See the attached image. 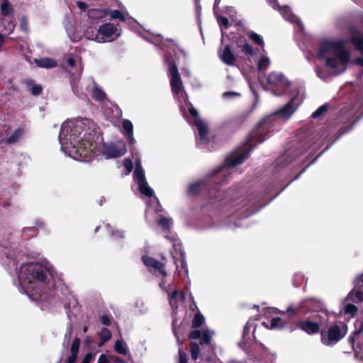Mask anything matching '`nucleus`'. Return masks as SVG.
<instances>
[{"label": "nucleus", "instance_id": "1", "mask_svg": "<svg viewBox=\"0 0 363 363\" xmlns=\"http://www.w3.org/2000/svg\"><path fill=\"white\" fill-rule=\"evenodd\" d=\"M61 150L77 161L89 162L99 152L106 159L124 155V143H103L99 128L91 120L78 117L62 123L58 136Z\"/></svg>", "mask_w": 363, "mask_h": 363}, {"label": "nucleus", "instance_id": "2", "mask_svg": "<svg viewBox=\"0 0 363 363\" xmlns=\"http://www.w3.org/2000/svg\"><path fill=\"white\" fill-rule=\"evenodd\" d=\"M303 100V93L301 90H298L296 96H293L284 106L265 117L253 129L242 150L230 155L225 159L223 165L213 170L211 175L221 174L223 176H225L226 174H230V169L242 164L248 157L250 151L257 144L261 143L270 136V129L274 126L276 121L279 118L285 120L289 118Z\"/></svg>", "mask_w": 363, "mask_h": 363}, {"label": "nucleus", "instance_id": "3", "mask_svg": "<svg viewBox=\"0 0 363 363\" xmlns=\"http://www.w3.org/2000/svg\"><path fill=\"white\" fill-rule=\"evenodd\" d=\"M17 277L19 291L35 301H46L57 281H61V274L46 259L23 264L17 271Z\"/></svg>", "mask_w": 363, "mask_h": 363}, {"label": "nucleus", "instance_id": "4", "mask_svg": "<svg viewBox=\"0 0 363 363\" xmlns=\"http://www.w3.org/2000/svg\"><path fill=\"white\" fill-rule=\"evenodd\" d=\"M273 196L270 200L263 204L255 206V201L243 196L242 190L229 189L227 191L213 188L209 191V201L213 208L225 216H232L238 213V216L247 218L264 207L274 199L284 189Z\"/></svg>", "mask_w": 363, "mask_h": 363}, {"label": "nucleus", "instance_id": "5", "mask_svg": "<svg viewBox=\"0 0 363 363\" xmlns=\"http://www.w3.org/2000/svg\"><path fill=\"white\" fill-rule=\"evenodd\" d=\"M320 61H325L326 67L317 66L315 73L323 81L331 77L327 68L332 69L334 75L344 73L351 62V53L346 48V42L342 40H326L321 43L317 53Z\"/></svg>", "mask_w": 363, "mask_h": 363}, {"label": "nucleus", "instance_id": "6", "mask_svg": "<svg viewBox=\"0 0 363 363\" xmlns=\"http://www.w3.org/2000/svg\"><path fill=\"white\" fill-rule=\"evenodd\" d=\"M349 38L355 50L361 55L360 57L355 59V64L363 66V35L357 28L351 27L349 29ZM341 115H345L348 118L356 116L352 121V125L343 130L342 134H345L363 117V97L359 96L353 106L349 110L342 111Z\"/></svg>", "mask_w": 363, "mask_h": 363}, {"label": "nucleus", "instance_id": "7", "mask_svg": "<svg viewBox=\"0 0 363 363\" xmlns=\"http://www.w3.org/2000/svg\"><path fill=\"white\" fill-rule=\"evenodd\" d=\"M122 127L124 130V135L127 141L130 145L132 146L130 148L132 155H133V154L135 152L136 155H138L136 149L133 147L134 144L135 143V140L133 136V125L132 122L128 119H123L122 121ZM133 177L135 182L138 184L139 191L142 194L147 197H152L154 196V191L148 185V183L146 181L145 172L142 167V162L138 156L136 157Z\"/></svg>", "mask_w": 363, "mask_h": 363}, {"label": "nucleus", "instance_id": "8", "mask_svg": "<svg viewBox=\"0 0 363 363\" xmlns=\"http://www.w3.org/2000/svg\"><path fill=\"white\" fill-rule=\"evenodd\" d=\"M347 333V326L343 322H336L327 331H321V342L325 346H334Z\"/></svg>", "mask_w": 363, "mask_h": 363}, {"label": "nucleus", "instance_id": "9", "mask_svg": "<svg viewBox=\"0 0 363 363\" xmlns=\"http://www.w3.org/2000/svg\"><path fill=\"white\" fill-rule=\"evenodd\" d=\"M267 86L274 95L286 94L290 86V82L279 72H272L267 77Z\"/></svg>", "mask_w": 363, "mask_h": 363}, {"label": "nucleus", "instance_id": "10", "mask_svg": "<svg viewBox=\"0 0 363 363\" xmlns=\"http://www.w3.org/2000/svg\"><path fill=\"white\" fill-rule=\"evenodd\" d=\"M165 60L168 63V77L170 80L172 92L174 96H177L184 90L182 78L177 65L170 59L168 55H165Z\"/></svg>", "mask_w": 363, "mask_h": 363}, {"label": "nucleus", "instance_id": "11", "mask_svg": "<svg viewBox=\"0 0 363 363\" xmlns=\"http://www.w3.org/2000/svg\"><path fill=\"white\" fill-rule=\"evenodd\" d=\"M82 58L78 55H69L65 61V68L69 71L71 72V70L74 68H76L77 73L73 74V78L71 79L70 83L72 86V91L74 92L75 94L77 96L81 95V90L78 89V86L77 85V80L80 77L82 72Z\"/></svg>", "mask_w": 363, "mask_h": 363}, {"label": "nucleus", "instance_id": "12", "mask_svg": "<svg viewBox=\"0 0 363 363\" xmlns=\"http://www.w3.org/2000/svg\"><path fill=\"white\" fill-rule=\"evenodd\" d=\"M173 250L171 255L177 269L179 267L183 269L186 274H188L187 263L185 260L184 252L182 250L181 243L176 239H172Z\"/></svg>", "mask_w": 363, "mask_h": 363}, {"label": "nucleus", "instance_id": "13", "mask_svg": "<svg viewBox=\"0 0 363 363\" xmlns=\"http://www.w3.org/2000/svg\"><path fill=\"white\" fill-rule=\"evenodd\" d=\"M101 43L111 42L121 35L120 30L112 23H106L99 28Z\"/></svg>", "mask_w": 363, "mask_h": 363}, {"label": "nucleus", "instance_id": "14", "mask_svg": "<svg viewBox=\"0 0 363 363\" xmlns=\"http://www.w3.org/2000/svg\"><path fill=\"white\" fill-rule=\"evenodd\" d=\"M267 1L274 9H277L280 12L285 20L291 22V23L296 24L301 30L303 28V26L301 20L291 12V9L288 6L280 7L278 5L277 0Z\"/></svg>", "mask_w": 363, "mask_h": 363}, {"label": "nucleus", "instance_id": "15", "mask_svg": "<svg viewBox=\"0 0 363 363\" xmlns=\"http://www.w3.org/2000/svg\"><path fill=\"white\" fill-rule=\"evenodd\" d=\"M326 317V314H324V317H319V320L306 319L303 321L299 322L298 327L308 335L318 333L319 332L320 325H322L323 322L325 320V318Z\"/></svg>", "mask_w": 363, "mask_h": 363}, {"label": "nucleus", "instance_id": "16", "mask_svg": "<svg viewBox=\"0 0 363 363\" xmlns=\"http://www.w3.org/2000/svg\"><path fill=\"white\" fill-rule=\"evenodd\" d=\"M197 128L199 136L196 138V144L203 148V145L208 141V130L207 125L201 119H196V122H191Z\"/></svg>", "mask_w": 363, "mask_h": 363}, {"label": "nucleus", "instance_id": "17", "mask_svg": "<svg viewBox=\"0 0 363 363\" xmlns=\"http://www.w3.org/2000/svg\"><path fill=\"white\" fill-rule=\"evenodd\" d=\"M301 153L298 151L297 153H294V150L289 149L284 153L281 155L274 162L275 168L280 169L289 163H291L298 155Z\"/></svg>", "mask_w": 363, "mask_h": 363}, {"label": "nucleus", "instance_id": "18", "mask_svg": "<svg viewBox=\"0 0 363 363\" xmlns=\"http://www.w3.org/2000/svg\"><path fill=\"white\" fill-rule=\"evenodd\" d=\"M142 260L144 264L150 269H157L163 277L167 276V272L164 269V265L158 260L146 255L143 256Z\"/></svg>", "mask_w": 363, "mask_h": 363}, {"label": "nucleus", "instance_id": "19", "mask_svg": "<svg viewBox=\"0 0 363 363\" xmlns=\"http://www.w3.org/2000/svg\"><path fill=\"white\" fill-rule=\"evenodd\" d=\"M103 12L105 15L109 16L111 20L118 19L120 21L128 23L133 20L132 18L129 17L128 13H124L119 10L104 9Z\"/></svg>", "mask_w": 363, "mask_h": 363}, {"label": "nucleus", "instance_id": "20", "mask_svg": "<svg viewBox=\"0 0 363 363\" xmlns=\"http://www.w3.org/2000/svg\"><path fill=\"white\" fill-rule=\"evenodd\" d=\"M220 60L228 65H234L235 61V57L230 47L226 45L222 52H219Z\"/></svg>", "mask_w": 363, "mask_h": 363}, {"label": "nucleus", "instance_id": "21", "mask_svg": "<svg viewBox=\"0 0 363 363\" xmlns=\"http://www.w3.org/2000/svg\"><path fill=\"white\" fill-rule=\"evenodd\" d=\"M184 294L178 290H174L171 294H169V302L174 311L178 308V302L184 301Z\"/></svg>", "mask_w": 363, "mask_h": 363}, {"label": "nucleus", "instance_id": "22", "mask_svg": "<svg viewBox=\"0 0 363 363\" xmlns=\"http://www.w3.org/2000/svg\"><path fill=\"white\" fill-rule=\"evenodd\" d=\"M206 186L207 183L206 179L198 180L189 185L187 192L189 195H196Z\"/></svg>", "mask_w": 363, "mask_h": 363}, {"label": "nucleus", "instance_id": "23", "mask_svg": "<svg viewBox=\"0 0 363 363\" xmlns=\"http://www.w3.org/2000/svg\"><path fill=\"white\" fill-rule=\"evenodd\" d=\"M354 288L348 294L347 299L354 302H363V286L357 287L354 284Z\"/></svg>", "mask_w": 363, "mask_h": 363}, {"label": "nucleus", "instance_id": "24", "mask_svg": "<svg viewBox=\"0 0 363 363\" xmlns=\"http://www.w3.org/2000/svg\"><path fill=\"white\" fill-rule=\"evenodd\" d=\"M34 62L38 67L41 68L50 69L55 67L57 65L56 60L50 57L35 59Z\"/></svg>", "mask_w": 363, "mask_h": 363}, {"label": "nucleus", "instance_id": "25", "mask_svg": "<svg viewBox=\"0 0 363 363\" xmlns=\"http://www.w3.org/2000/svg\"><path fill=\"white\" fill-rule=\"evenodd\" d=\"M84 35L86 39L101 43L99 28L96 29L94 27H89L84 31Z\"/></svg>", "mask_w": 363, "mask_h": 363}, {"label": "nucleus", "instance_id": "26", "mask_svg": "<svg viewBox=\"0 0 363 363\" xmlns=\"http://www.w3.org/2000/svg\"><path fill=\"white\" fill-rule=\"evenodd\" d=\"M1 13L6 18L13 17V9L7 0H4L0 6Z\"/></svg>", "mask_w": 363, "mask_h": 363}, {"label": "nucleus", "instance_id": "27", "mask_svg": "<svg viewBox=\"0 0 363 363\" xmlns=\"http://www.w3.org/2000/svg\"><path fill=\"white\" fill-rule=\"evenodd\" d=\"M9 242H4V243H0V257L1 255H5L6 259L10 262H12V265L16 266V262L13 259L12 255L10 251H9Z\"/></svg>", "mask_w": 363, "mask_h": 363}, {"label": "nucleus", "instance_id": "28", "mask_svg": "<svg viewBox=\"0 0 363 363\" xmlns=\"http://www.w3.org/2000/svg\"><path fill=\"white\" fill-rule=\"evenodd\" d=\"M270 60L266 55H262L257 62V68L259 73L265 72L270 65Z\"/></svg>", "mask_w": 363, "mask_h": 363}, {"label": "nucleus", "instance_id": "29", "mask_svg": "<svg viewBox=\"0 0 363 363\" xmlns=\"http://www.w3.org/2000/svg\"><path fill=\"white\" fill-rule=\"evenodd\" d=\"M3 26L4 27L5 31L10 34L11 33L14 28H15V23H14V18L13 17H4L3 21Z\"/></svg>", "mask_w": 363, "mask_h": 363}, {"label": "nucleus", "instance_id": "30", "mask_svg": "<svg viewBox=\"0 0 363 363\" xmlns=\"http://www.w3.org/2000/svg\"><path fill=\"white\" fill-rule=\"evenodd\" d=\"M143 38L156 46H161L163 42V38L161 35H142Z\"/></svg>", "mask_w": 363, "mask_h": 363}, {"label": "nucleus", "instance_id": "31", "mask_svg": "<svg viewBox=\"0 0 363 363\" xmlns=\"http://www.w3.org/2000/svg\"><path fill=\"white\" fill-rule=\"evenodd\" d=\"M215 334L213 330L206 329L203 330L202 335L201 337V344L206 345H210L212 336Z\"/></svg>", "mask_w": 363, "mask_h": 363}, {"label": "nucleus", "instance_id": "32", "mask_svg": "<svg viewBox=\"0 0 363 363\" xmlns=\"http://www.w3.org/2000/svg\"><path fill=\"white\" fill-rule=\"evenodd\" d=\"M114 350L120 354L128 353V347L121 340H117L114 344Z\"/></svg>", "mask_w": 363, "mask_h": 363}, {"label": "nucleus", "instance_id": "33", "mask_svg": "<svg viewBox=\"0 0 363 363\" xmlns=\"http://www.w3.org/2000/svg\"><path fill=\"white\" fill-rule=\"evenodd\" d=\"M92 96L93 98L97 101H104L106 99V94L104 91L99 86H94L92 90Z\"/></svg>", "mask_w": 363, "mask_h": 363}, {"label": "nucleus", "instance_id": "34", "mask_svg": "<svg viewBox=\"0 0 363 363\" xmlns=\"http://www.w3.org/2000/svg\"><path fill=\"white\" fill-rule=\"evenodd\" d=\"M247 34L249 38L256 44L262 46L264 45L263 38L260 35L254 31H248Z\"/></svg>", "mask_w": 363, "mask_h": 363}, {"label": "nucleus", "instance_id": "35", "mask_svg": "<svg viewBox=\"0 0 363 363\" xmlns=\"http://www.w3.org/2000/svg\"><path fill=\"white\" fill-rule=\"evenodd\" d=\"M205 318L201 313H196L192 320V328H198L204 323Z\"/></svg>", "mask_w": 363, "mask_h": 363}, {"label": "nucleus", "instance_id": "36", "mask_svg": "<svg viewBox=\"0 0 363 363\" xmlns=\"http://www.w3.org/2000/svg\"><path fill=\"white\" fill-rule=\"evenodd\" d=\"M23 131L21 129H16L11 135L6 139V143L8 144H13L15 143L19 138L21 136Z\"/></svg>", "mask_w": 363, "mask_h": 363}, {"label": "nucleus", "instance_id": "37", "mask_svg": "<svg viewBox=\"0 0 363 363\" xmlns=\"http://www.w3.org/2000/svg\"><path fill=\"white\" fill-rule=\"evenodd\" d=\"M99 335H100V342H101L100 345H104V343L108 342L111 338V336H112L111 331L108 329L105 328H104L101 330Z\"/></svg>", "mask_w": 363, "mask_h": 363}, {"label": "nucleus", "instance_id": "38", "mask_svg": "<svg viewBox=\"0 0 363 363\" xmlns=\"http://www.w3.org/2000/svg\"><path fill=\"white\" fill-rule=\"evenodd\" d=\"M157 224L164 230H167L172 224V219L169 218H162L157 221Z\"/></svg>", "mask_w": 363, "mask_h": 363}, {"label": "nucleus", "instance_id": "39", "mask_svg": "<svg viewBox=\"0 0 363 363\" xmlns=\"http://www.w3.org/2000/svg\"><path fill=\"white\" fill-rule=\"evenodd\" d=\"M285 323L280 318H274L271 320L270 329H281Z\"/></svg>", "mask_w": 363, "mask_h": 363}, {"label": "nucleus", "instance_id": "40", "mask_svg": "<svg viewBox=\"0 0 363 363\" xmlns=\"http://www.w3.org/2000/svg\"><path fill=\"white\" fill-rule=\"evenodd\" d=\"M106 228L108 230V233L110 234V235H111L113 237L118 238H124L125 233L123 230L113 229V228H111L109 224L106 225Z\"/></svg>", "mask_w": 363, "mask_h": 363}, {"label": "nucleus", "instance_id": "41", "mask_svg": "<svg viewBox=\"0 0 363 363\" xmlns=\"http://www.w3.org/2000/svg\"><path fill=\"white\" fill-rule=\"evenodd\" d=\"M328 109V105L327 104H325L320 106L315 111H314L311 117L313 118H318L323 116Z\"/></svg>", "mask_w": 363, "mask_h": 363}, {"label": "nucleus", "instance_id": "42", "mask_svg": "<svg viewBox=\"0 0 363 363\" xmlns=\"http://www.w3.org/2000/svg\"><path fill=\"white\" fill-rule=\"evenodd\" d=\"M357 312V308L352 303H347L345 306V314L354 317Z\"/></svg>", "mask_w": 363, "mask_h": 363}, {"label": "nucleus", "instance_id": "43", "mask_svg": "<svg viewBox=\"0 0 363 363\" xmlns=\"http://www.w3.org/2000/svg\"><path fill=\"white\" fill-rule=\"evenodd\" d=\"M308 301H310V300H305L297 306H290L287 308L286 311L295 314L298 313L301 308H304L305 305Z\"/></svg>", "mask_w": 363, "mask_h": 363}, {"label": "nucleus", "instance_id": "44", "mask_svg": "<svg viewBox=\"0 0 363 363\" xmlns=\"http://www.w3.org/2000/svg\"><path fill=\"white\" fill-rule=\"evenodd\" d=\"M200 352V348L197 343L193 342L191 345V357L194 360H196L199 357V354Z\"/></svg>", "mask_w": 363, "mask_h": 363}, {"label": "nucleus", "instance_id": "45", "mask_svg": "<svg viewBox=\"0 0 363 363\" xmlns=\"http://www.w3.org/2000/svg\"><path fill=\"white\" fill-rule=\"evenodd\" d=\"M218 23L221 29H227L229 27V21L226 17L216 16Z\"/></svg>", "mask_w": 363, "mask_h": 363}, {"label": "nucleus", "instance_id": "46", "mask_svg": "<svg viewBox=\"0 0 363 363\" xmlns=\"http://www.w3.org/2000/svg\"><path fill=\"white\" fill-rule=\"evenodd\" d=\"M80 339L78 338V337H76L72 345H71V347H70V352L71 353H73V354H78L79 353V345H80Z\"/></svg>", "mask_w": 363, "mask_h": 363}, {"label": "nucleus", "instance_id": "47", "mask_svg": "<svg viewBox=\"0 0 363 363\" xmlns=\"http://www.w3.org/2000/svg\"><path fill=\"white\" fill-rule=\"evenodd\" d=\"M240 47L241 48L242 52L245 54L248 55H253L254 50L248 43H245L242 45H240Z\"/></svg>", "mask_w": 363, "mask_h": 363}, {"label": "nucleus", "instance_id": "48", "mask_svg": "<svg viewBox=\"0 0 363 363\" xmlns=\"http://www.w3.org/2000/svg\"><path fill=\"white\" fill-rule=\"evenodd\" d=\"M251 328H254L255 329L254 322L249 320L246 323V325H245V326L244 328V330H243V338L244 339L248 338V335L250 334Z\"/></svg>", "mask_w": 363, "mask_h": 363}, {"label": "nucleus", "instance_id": "49", "mask_svg": "<svg viewBox=\"0 0 363 363\" xmlns=\"http://www.w3.org/2000/svg\"><path fill=\"white\" fill-rule=\"evenodd\" d=\"M147 206H148V208H149V209H150V208H152V207H154L155 211L156 212H158V211H160V208H161V206H160V203H159L158 199H157L155 196H154V198H153L152 201L150 203H147Z\"/></svg>", "mask_w": 363, "mask_h": 363}, {"label": "nucleus", "instance_id": "50", "mask_svg": "<svg viewBox=\"0 0 363 363\" xmlns=\"http://www.w3.org/2000/svg\"><path fill=\"white\" fill-rule=\"evenodd\" d=\"M123 165L127 171L126 174H130L133 168L132 160L130 158H125L123 161Z\"/></svg>", "mask_w": 363, "mask_h": 363}, {"label": "nucleus", "instance_id": "51", "mask_svg": "<svg viewBox=\"0 0 363 363\" xmlns=\"http://www.w3.org/2000/svg\"><path fill=\"white\" fill-rule=\"evenodd\" d=\"M101 324L109 326L111 323L112 317L109 315H102L99 318Z\"/></svg>", "mask_w": 363, "mask_h": 363}, {"label": "nucleus", "instance_id": "52", "mask_svg": "<svg viewBox=\"0 0 363 363\" xmlns=\"http://www.w3.org/2000/svg\"><path fill=\"white\" fill-rule=\"evenodd\" d=\"M188 108H189V112L190 115L194 118L193 122H196V119H200L199 118L198 111L191 104H189V106H188Z\"/></svg>", "mask_w": 363, "mask_h": 363}, {"label": "nucleus", "instance_id": "53", "mask_svg": "<svg viewBox=\"0 0 363 363\" xmlns=\"http://www.w3.org/2000/svg\"><path fill=\"white\" fill-rule=\"evenodd\" d=\"M353 284H355L359 288L363 287V273L354 278Z\"/></svg>", "mask_w": 363, "mask_h": 363}, {"label": "nucleus", "instance_id": "54", "mask_svg": "<svg viewBox=\"0 0 363 363\" xmlns=\"http://www.w3.org/2000/svg\"><path fill=\"white\" fill-rule=\"evenodd\" d=\"M43 88L39 84H35L31 87V93L34 96H38L42 92Z\"/></svg>", "mask_w": 363, "mask_h": 363}, {"label": "nucleus", "instance_id": "55", "mask_svg": "<svg viewBox=\"0 0 363 363\" xmlns=\"http://www.w3.org/2000/svg\"><path fill=\"white\" fill-rule=\"evenodd\" d=\"M240 94L234 91H226L223 94V98L225 99H230L233 97L240 96Z\"/></svg>", "mask_w": 363, "mask_h": 363}, {"label": "nucleus", "instance_id": "56", "mask_svg": "<svg viewBox=\"0 0 363 363\" xmlns=\"http://www.w3.org/2000/svg\"><path fill=\"white\" fill-rule=\"evenodd\" d=\"M202 333L203 332H201L199 330H194L190 332L189 337L191 339H199V338H200L201 337Z\"/></svg>", "mask_w": 363, "mask_h": 363}, {"label": "nucleus", "instance_id": "57", "mask_svg": "<svg viewBox=\"0 0 363 363\" xmlns=\"http://www.w3.org/2000/svg\"><path fill=\"white\" fill-rule=\"evenodd\" d=\"M94 359V354L91 352H88L84 357L82 363H91Z\"/></svg>", "mask_w": 363, "mask_h": 363}, {"label": "nucleus", "instance_id": "58", "mask_svg": "<svg viewBox=\"0 0 363 363\" xmlns=\"http://www.w3.org/2000/svg\"><path fill=\"white\" fill-rule=\"evenodd\" d=\"M179 363H187V360H188L187 354L182 350H179Z\"/></svg>", "mask_w": 363, "mask_h": 363}, {"label": "nucleus", "instance_id": "59", "mask_svg": "<svg viewBox=\"0 0 363 363\" xmlns=\"http://www.w3.org/2000/svg\"><path fill=\"white\" fill-rule=\"evenodd\" d=\"M20 28L24 32H26L28 30V20L26 17L21 18L20 22Z\"/></svg>", "mask_w": 363, "mask_h": 363}, {"label": "nucleus", "instance_id": "60", "mask_svg": "<svg viewBox=\"0 0 363 363\" xmlns=\"http://www.w3.org/2000/svg\"><path fill=\"white\" fill-rule=\"evenodd\" d=\"M77 357L78 354L71 353L65 363H75L77 362Z\"/></svg>", "mask_w": 363, "mask_h": 363}, {"label": "nucleus", "instance_id": "61", "mask_svg": "<svg viewBox=\"0 0 363 363\" xmlns=\"http://www.w3.org/2000/svg\"><path fill=\"white\" fill-rule=\"evenodd\" d=\"M101 11H99V10H96V9H91V10H89L88 11V16L89 17H94V16H98L99 14L101 13Z\"/></svg>", "mask_w": 363, "mask_h": 363}, {"label": "nucleus", "instance_id": "62", "mask_svg": "<svg viewBox=\"0 0 363 363\" xmlns=\"http://www.w3.org/2000/svg\"><path fill=\"white\" fill-rule=\"evenodd\" d=\"M77 5L78 8L80 9V11H85L87 9V5L84 2L77 1Z\"/></svg>", "mask_w": 363, "mask_h": 363}, {"label": "nucleus", "instance_id": "63", "mask_svg": "<svg viewBox=\"0 0 363 363\" xmlns=\"http://www.w3.org/2000/svg\"><path fill=\"white\" fill-rule=\"evenodd\" d=\"M97 363H108L106 356L105 354H101L98 359Z\"/></svg>", "mask_w": 363, "mask_h": 363}, {"label": "nucleus", "instance_id": "64", "mask_svg": "<svg viewBox=\"0 0 363 363\" xmlns=\"http://www.w3.org/2000/svg\"><path fill=\"white\" fill-rule=\"evenodd\" d=\"M72 325H69L67 326V332H66V334H65V338L69 339L70 335L72 334Z\"/></svg>", "mask_w": 363, "mask_h": 363}]
</instances>
